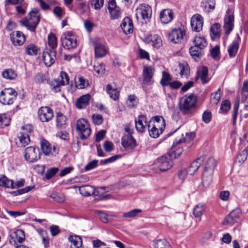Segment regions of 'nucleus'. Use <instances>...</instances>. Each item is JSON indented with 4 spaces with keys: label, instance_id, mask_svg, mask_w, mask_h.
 <instances>
[{
    "label": "nucleus",
    "instance_id": "1",
    "mask_svg": "<svg viewBox=\"0 0 248 248\" xmlns=\"http://www.w3.org/2000/svg\"><path fill=\"white\" fill-rule=\"evenodd\" d=\"M183 149H175V144L171 146V151L166 155L162 156L158 158L157 165L161 171H165L170 169L173 165L172 159L179 156L182 153Z\"/></svg>",
    "mask_w": 248,
    "mask_h": 248
},
{
    "label": "nucleus",
    "instance_id": "2",
    "mask_svg": "<svg viewBox=\"0 0 248 248\" xmlns=\"http://www.w3.org/2000/svg\"><path fill=\"white\" fill-rule=\"evenodd\" d=\"M197 97L195 94H186L180 98L178 108L185 115L190 114L196 106Z\"/></svg>",
    "mask_w": 248,
    "mask_h": 248
},
{
    "label": "nucleus",
    "instance_id": "3",
    "mask_svg": "<svg viewBox=\"0 0 248 248\" xmlns=\"http://www.w3.org/2000/svg\"><path fill=\"white\" fill-rule=\"evenodd\" d=\"M165 127V120L162 116H156L149 121L148 130L149 135L153 138H157Z\"/></svg>",
    "mask_w": 248,
    "mask_h": 248
},
{
    "label": "nucleus",
    "instance_id": "4",
    "mask_svg": "<svg viewBox=\"0 0 248 248\" xmlns=\"http://www.w3.org/2000/svg\"><path fill=\"white\" fill-rule=\"evenodd\" d=\"M28 15L29 16V19H23L21 21V23L30 31H34L40 19V14L39 10L34 8L29 12Z\"/></svg>",
    "mask_w": 248,
    "mask_h": 248
},
{
    "label": "nucleus",
    "instance_id": "5",
    "mask_svg": "<svg viewBox=\"0 0 248 248\" xmlns=\"http://www.w3.org/2000/svg\"><path fill=\"white\" fill-rule=\"evenodd\" d=\"M216 161L213 157H210L206 161L202 176V183L204 187H208L212 180V174L216 166Z\"/></svg>",
    "mask_w": 248,
    "mask_h": 248
},
{
    "label": "nucleus",
    "instance_id": "6",
    "mask_svg": "<svg viewBox=\"0 0 248 248\" xmlns=\"http://www.w3.org/2000/svg\"><path fill=\"white\" fill-rule=\"evenodd\" d=\"M135 15L138 20L147 22L150 20L152 14L151 7L146 4H140L136 9Z\"/></svg>",
    "mask_w": 248,
    "mask_h": 248
},
{
    "label": "nucleus",
    "instance_id": "7",
    "mask_svg": "<svg viewBox=\"0 0 248 248\" xmlns=\"http://www.w3.org/2000/svg\"><path fill=\"white\" fill-rule=\"evenodd\" d=\"M169 40L174 44L183 42L186 39V31L184 27L175 28L168 33Z\"/></svg>",
    "mask_w": 248,
    "mask_h": 248
},
{
    "label": "nucleus",
    "instance_id": "8",
    "mask_svg": "<svg viewBox=\"0 0 248 248\" xmlns=\"http://www.w3.org/2000/svg\"><path fill=\"white\" fill-rule=\"evenodd\" d=\"M33 129V127L31 124H26L22 126L18 136L19 142L22 146L25 147L30 142V134Z\"/></svg>",
    "mask_w": 248,
    "mask_h": 248
},
{
    "label": "nucleus",
    "instance_id": "9",
    "mask_svg": "<svg viewBox=\"0 0 248 248\" xmlns=\"http://www.w3.org/2000/svg\"><path fill=\"white\" fill-rule=\"evenodd\" d=\"M77 129L81 139H87L91 134V129L88 121L85 119L78 120L77 122Z\"/></svg>",
    "mask_w": 248,
    "mask_h": 248
},
{
    "label": "nucleus",
    "instance_id": "10",
    "mask_svg": "<svg viewBox=\"0 0 248 248\" xmlns=\"http://www.w3.org/2000/svg\"><path fill=\"white\" fill-rule=\"evenodd\" d=\"M69 76L65 72L62 71L60 73V78L55 79L51 85V88L53 92H59L61 91V87L69 83Z\"/></svg>",
    "mask_w": 248,
    "mask_h": 248
},
{
    "label": "nucleus",
    "instance_id": "11",
    "mask_svg": "<svg viewBox=\"0 0 248 248\" xmlns=\"http://www.w3.org/2000/svg\"><path fill=\"white\" fill-rule=\"evenodd\" d=\"M61 40L63 45L67 49L74 48L77 46L76 37L70 31L64 32L61 37Z\"/></svg>",
    "mask_w": 248,
    "mask_h": 248
},
{
    "label": "nucleus",
    "instance_id": "12",
    "mask_svg": "<svg viewBox=\"0 0 248 248\" xmlns=\"http://www.w3.org/2000/svg\"><path fill=\"white\" fill-rule=\"evenodd\" d=\"M25 237L23 231L19 229L16 230L10 234L9 242L15 247H17L19 244H21L24 241Z\"/></svg>",
    "mask_w": 248,
    "mask_h": 248
},
{
    "label": "nucleus",
    "instance_id": "13",
    "mask_svg": "<svg viewBox=\"0 0 248 248\" xmlns=\"http://www.w3.org/2000/svg\"><path fill=\"white\" fill-rule=\"evenodd\" d=\"M24 155L27 161L34 162L40 158L39 149L32 146L28 147L25 149Z\"/></svg>",
    "mask_w": 248,
    "mask_h": 248
},
{
    "label": "nucleus",
    "instance_id": "14",
    "mask_svg": "<svg viewBox=\"0 0 248 248\" xmlns=\"http://www.w3.org/2000/svg\"><path fill=\"white\" fill-rule=\"evenodd\" d=\"M223 28L226 34H229L233 28L234 16L229 10H227L224 18Z\"/></svg>",
    "mask_w": 248,
    "mask_h": 248
},
{
    "label": "nucleus",
    "instance_id": "15",
    "mask_svg": "<svg viewBox=\"0 0 248 248\" xmlns=\"http://www.w3.org/2000/svg\"><path fill=\"white\" fill-rule=\"evenodd\" d=\"M108 10L111 19H116L121 17V9L116 5L115 0H108Z\"/></svg>",
    "mask_w": 248,
    "mask_h": 248
},
{
    "label": "nucleus",
    "instance_id": "16",
    "mask_svg": "<svg viewBox=\"0 0 248 248\" xmlns=\"http://www.w3.org/2000/svg\"><path fill=\"white\" fill-rule=\"evenodd\" d=\"M38 115L42 122H48L53 118V111L49 107H41L38 110Z\"/></svg>",
    "mask_w": 248,
    "mask_h": 248
},
{
    "label": "nucleus",
    "instance_id": "17",
    "mask_svg": "<svg viewBox=\"0 0 248 248\" xmlns=\"http://www.w3.org/2000/svg\"><path fill=\"white\" fill-rule=\"evenodd\" d=\"M121 142L122 146L128 150L133 149L136 146V140L131 134H124Z\"/></svg>",
    "mask_w": 248,
    "mask_h": 248
},
{
    "label": "nucleus",
    "instance_id": "18",
    "mask_svg": "<svg viewBox=\"0 0 248 248\" xmlns=\"http://www.w3.org/2000/svg\"><path fill=\"white\" fill-rule=\"evenodd\" d=\"M93 45L94 48L95 57L102 58L107 54L108 49L103 44L94 40L93 41Z\"/></svg>",
    "mask_w": 248,
    "mask_h": 248
},
{
    "label": "nucleus",
    "instance_id": "19",
    "mask_svg": "<svg viewBox=\"0 0 248 248\" xmlns=\"http://www.w3.org/2000/svg\"><path fill=\"white\" fill-rule=\"evenodd\" d=\"M203 24V19L199 14L194 15L191 19V26L193 30L199 32L202 30Z\"/></svg>",
    "mask_w": 248,
    "mask_h": 248
},
{
    "label": "nucleus",
    "instance_id": "20",
    "mask_svg": "<svg viewBox=\"0 0 248 248\" xmlns=\"http://www.w3.org/2000/svg\"><path fill=\"white\" fill-rule=\"evenodd\" d=\"M149 121H147L145 116L140 115L138 119H135V127L137 131L143 132L148 128Z\"/></svg>",
    "mask_w": 248,
    "mask_h": 248
},
{
    "label": "nucleus",
    "instance_id": "21",
    "mask_svg": "<svg viewBox=\"0 0 248 248\" xmlns=\"http://www.w3.org/2000/svg\"><path fill=\"white\" fill-rule=\"evenodd\" d=\"M43 58L45 64L46 66H50L54 63L56 59L55 51L49 49L46 50L43 53Z\"/></svg>",
    "mask_w": 248,
    "mask_h": 248
},
{
    "label": "nucleus",
    "instance_id": "22",
    "mask_svg": "<svg viewBox=\"0 0 248 248\" xmlns=\"http://www.w3.org/2000/svg\"><path fill=\"white\" fill-rule=\"evenodd\" d=\"M240 40V37L237 34L232 43L229 45L228 52L230 57L233 58L236 56L239 48Z\"/></svg>",
    "mask_w": 248,
    "mask_h": 248
},
{
    "label": "nucleus",
    "instance_id": "23",
    "mask_svg": "<svg viewBox=\"0 0 248 248\" xmlns=\"http://www.w3.org/2000/svg\"><path fill=\"white\" fill-rule=\"evenodd\" d=\"M155 71L154 68L151 66H144L143 69V80L147 84H151L152 81V77Z\"/></svg>",
    "mask_w": 248,
    "mask_h": 248
},
{
    "label": "nucleus",
    "instance_id": "24",
    "mask_svg": "<svg viewBox=\"0 0 248 248\" xmlns=\"http://www.w3.org/2000/svg\"><path fill=\"white\" fill-rule=\"evenodd\" d=\"M159 18L163 24H168L173 18V13L170 9L163 10L160 13Z\"/></svg>",
    "mask_w": 248,
    "mask_h": 248
},
{
    "label": "nucleus",
    "instance_id": "25",
    "mask_svg": "<svg viewBox=\"0 0 248 248\" xmlns=\"http://www.w3.org/2000/svg\"><path fill=\"white\" fill-rule=\"evenodd\" d=\"M121 27L124 33H132L133 30L132 20L129 17H125L122 21Z\"/></svg>",
    "mask_w": 248,
    "mask_h": 248
},
{
    "label": "nucleus",
    "instance_id": "26",
    "mask_svg": "<svg viewBox=\"0 0 248 248\" xmlns=\"http://www.w3.org/2000/svg\"><path fill=\"white\" fill-rule=\"evenodd\" d=\"M197 75L203 84L207 83L210 80L208 76V68L206 66H200L197 70Z\"/></svg>",
    "mask_w": 248,
    "mask_h": 248
},
{
    "label": "nucleus",
    "instance_id": "27",
    "mask_svg": "<svg viewBox=\"0 0 248 248\" xmlns=\"http://www.w3.org/2000/svg\"><path fill=\"white\" fill-rule=\"evenodd\" d=\"M204 157L201 156L194 160L189 166L187 169V172L189 175H193L198 170L202 163L203 162Z\"/></svg>",
    "mask_w": 248,
    "mask_h": 248
},
{
    "label": "nucleus",
    "instance_id": "28",
    "mask_svg": "<svg viewBox=\"0 0 248 248\" xmlns=\"http://www.w3.org/2000/svg\"><path fill=\"white\" fill-rule=\"evenodd\" d=\"M146 41L148 43L151 44L153 47L156 48H158L162 46V39L157 34L148 36L146 38Z\"/></svg>",
    "mask_w": 248,
    "mask_h": 248
},
{
    "label": "nucleus",
    "instance_id": "29",
    "mask_svg": "<svg viewBox=\"0 0 248 248\" xmlns=\"http://www.w3.org/2000/svg\"><path fill=\"white\" fill-rule=\"evenodd\" d=\"M91 98L90 94H85L78 98L76 101L77 108L82 109L85 108L89 104Z\"/></svg>",
    "mask_w": 248,
    "mask_h": 248
},
{
    "label": "nucleus",
    "instance_id": "30",
    "mask_svg": "<svg viewBox=\"0 0 248 248\" xmlns=\"http://www.w3.org/2000/svg\"><path fill=\"white\" fill-rule=\"evenodd\" d=\"M195 136V134L193 132L186 133L185 134V137L181 138L179 140H176L173 144H175L176 149H178L179 148L182 149V148L180 146H178V147L177 146L182 143L189 141L193 139Z\"/></svg>",
    "mask_w": 248,
    "mask_h": 248
},
{
    "label": "nucleus",
    "instance_id": "31",
    "mask_svg": "<svg viewBox=\"0 0 248 248\" xmlns=\"http://www.w3.org/2000/svg\"><path fill=\"white\" fill-rule=\"evenodd\" d=\"M180 74L182 78L185 77L187 78L190 74V68L186 62H182L180 63L178 65Z\"/></svg>",
    "mask_w": 248,
    "mask_h": 248
},
{
    "label": "nucleus",
    "instance_id": "32",
    "mask_svg": "<svg viewBox=\"0 0 248 248\" xmlns=\"http://www.w3.org/2000/svg\"><path fill=\"white\" fill-rule=\"evenodd\" d=\"M81 194L84 196H91L92 195H97L98 191H96L94 186L87 185L82 186L79 188Z\"/></svg>",
    "mask_w": 248,
    "mask_h": 248
},
{
    "label": "nucleus",
    "instance_id": "33",
    "mask_svg": "<svg viewBox=\"0 0 248 248\" xmlns=\"http://www.w3.org/2000/svg\"><path fill=\"white\" fill-rule=\"evenodd\" d=\"M220 25L218 23L214 24L210 28V36L212 40L219 38L220 35Z\"/></svg>",
    "mask_w": 248,
    "mask_h": 248
},
{
    "label": "nucleus",
    "instance_id": "34",
    "mask_svg": "<svg viewBox=\"0 0 248 248\" xmlns=\"http://www.w3.org/2000/svg\"><path fill=\"white\" fill-rule=\"evenodd\" d=\"M68 240L76 248H80L82 246L81 237L78 235L70 234L68 237Z\"/></svg>",
    "mask_w": 248,
    "mask_h": 248
},
{
    "label": "nucleus",
    "instance_id": "35",
    "mask_svg": "<svg viewBox=\"0 0 248 248\" xmlns=\"http://www.w3.org/2000/svg\"><path fill=\"white\" fill-rule=\"evenodd\" d=\"M15 94H0V102L3 105H10L13 103Z\"/></svg>",
    "mask_w": 248,
    "mask_h": 248
},
{
    "label": "nucleus",
    "instance_id": "36",
    "mask_svg": "<svg viewBox=\"0 0 248 248\" xmlns=\"http://www.w3.org/2000/svg\"><path fill=\"white\" fill-rule=\"evenodd\" d=\"M11 40L15 45L21 46L25 41V37L22 32L17 31L16 36L12 38Z\"/></svg>",
    "mask_w": 248,
    "mask_h": 248
},
{
    "label": "nucleus",
    "instance_id": "37",
    "mask_svg": "<svg viewBox=\"0 0 248 248\" xmlns=\"http://www.w3.org/2000/svg\"><path fill=\"white\" fill-rule=\"evenodd\" d=\"M194 45L201 49H204L207 45L206 39L203 36H196L193 40Z\"/></svg>",
    "mask_w": 248,
    "mask_h": 248
},
{
    "label": "nucleus",
    "instance_id": "38",
    "mask_svg": "<svg viewBox=\"0 0 248 248\" xmlns=\"http://www.w3.org/2000/svg\"><path fill=\"white\" fill-rule=\"evenodd\" d=\"M67 118L61 112L56 114V125L60 128H64L66 124Z\"/></svg>",
    "mask_w": 248,
    "mask_h": 248
},
{
    "label": "nucleus",
    "instance_id": "39",
    "mask_svg": "<svg viewBox=\"0 0 248 248\" xmlns=\"http://www.w3.org/2000/svg\"><path fill=\"white\" fill-rule=\"evenodd\" d=\"M0 186L13 189L15 187L13 186V181L9 179L5 176H2L0 177Z\"/></svg>",
    "mask_w": 248,
    "mask_h": 248
},
{
    "label": "nucleus",
    "instance_id": "40",
    "mask_svg": "<svg viewBox=\"0 0 248 248\" xmlns=\"http://www.w3.org/2000/svg\"><path fill=\"white\" fill-rule=\"evenodd\" d=\"M138 103V99L134 94H129L127 97L126 103L129 108H135Z\"/></svg>",
    "mask_w": 248,
    "mask_h": 248
},
{
    "label": "nucleus",
    "instance_id": "41",
    "mask_svg": "<svg viewBox=\"0 0 248 248\" xmlns=\"http://www.w3.org/2000/svg\"><path fill=\"white\" fill-rule=\"evenodd\" d=\"M198 47L195 46H192L190 47L189 49V52L191 56L192 57L193 59H194L196 61H197L200 59L201 56V50Z\"/></svg>",
    "mask_w": 248,
    "mask_h": 248
},
{
    "label": "nucleus",
    "instance_id": "42",
    "mask_svg": "<svg viewBox=\"0 0 248 248\" xmlns=\"http://www.w3.org/2000/svg\"><path fill=\"white\" fill-rule=\"evenodd\" d=\"M3 78H4L13 80L16 78L17 74L15 70L12 69H7L2 73Z\"/></svg>",
    "mask_w": 248,
    "mask_h": 248
},
{
    "label": "nucleus",
    "instance_id": "43",
    "mask_svg": "<svg viewBox=\"0 0 248 248\" xmlns=\"http://www.w3.org/2000/svg\"><path fill=\"white\" fill-rule=\"evenodd\" d=\"M154 248H171V246L166 240L158 239L154 242Z\"/></svg>",
    "mask_w": 248,
    "mask_h": 248
},
{
    "label": "nucleus",
    "instance_id": "44",
    "mask_svg": "<svg viewBox=\"0 0 248 248\" xmlns=\"http://www.w3.org/2000/svg\"><path fill=\"white\" fill-rule=\"evenodd\" d=\"M205 209V206L202 203H198L196 205L193 210V214L196 217H200L203 214Z\"/></svg>",
    "mask_w": 248,
    "mask_h": 248
},
{
    "label": "nucleus",
    "instance_id": "45",
    "mask_svg": "<svg viewBox=\"0 0 248 248\" xmlns=\"http://www.w3.org/2000/svg\"><path fill=\"white\" fill-rule=\"evenodd\" d=\"M231 103L228 100H223L220 105L219 110V113L226 114L231 108Z\"/></svg>",
    "mask_w": 248,
    "mask_h": 248
},
{
    "label": "nucleus",
    "instance_id": "46",
    "mask_svg": "<svg viewBox=\"0 0 248 248\" xmlns=\"http://www.w3.org/2000/svg\"><path fill=\"white\" fill-rule=\"evenodd\" d=\"M41 147L45 155H48L51 151V147L47 141L43 140L41 141Z\"/></svg>",
    "mask_w": 248,
    "mask_h": 248
},
{
    "label": "nucleus",
    "instance_id": "47",
    "mask_svg": "<svg viewBox=\"0 0 248 248\" xmlns=\"http://www.w3.org/2000/svg\"><path fill=\"white\" fill-rule=\"evenodd\" d=\"M203 4L204 10L206 12H209L214 10L216 2L215 0H205Z\"/></svg>",
    "mask_w": 248,
    "mask_h": 248
},
{
    "label": "nucleus",
    "instance_id": "48",
    "mask_svg": "<svg viewBox=\"0 0 248 248\" xmlns=\"http://www.w3.org/2000/svg\"><path fill=\"white\" fill-rule=\"evenodd\" d=\"M48 44L52 49H55L57 46V39L55 35L50 33L48 35Z\"/></svg>",
    "mask_w": 248,
    "mask_h": 248
},
{
    "label": "nucleus",
    "instance_id": "49",
    "mask_svg": "<svg viewBox=\"0 0 248 248\" xmlns=\"http://www.w3.org/2000/svg\"><path fill=\"white\" fill-rule=\"evenodd\" d=\"M88 83L87 81H86L84 78L82 77H78V81H76V84L75 85H71L74 89L75 88H78L80 89H82L85 88L86 86L88 85Z\"/></svg>",
    "mask_w": 248,
    "mask_h": 248
},
{
    "label": "nucleus",
    "instance_id": "50",
    "mask_svg": "<svg viewBox=\"0 0 248 248\" xmlns=\"http://www.w3.org/2000/svg\"><path fill=\"white\" fill-rule=\"evenodd\" d=\"M171 78L170 74L164 71L162 72V77L160 80V84L162 86H165L170 84Z\"/></svg>",
    "mask_w": 248,
    "mask_h": 248
},
{
    "label": "nucleus",
    "instance_id": "51",
    "mask_svg": "<svg viewBox=\"0 0 248 248\" xmlns=\"http://www.w3.org/2000/svg\"><path fill=\"white\" fill-rule=\"evenodd\" d=\"M25 51L29 55H35L37 53L38 48L34 45L31 44L26 46Z\"/></svg>",
    "mask_w": 248,
    "mask_h": 248
},
{
    "label": "nucleus",
    "instance_id": "52",
    "mask_svg": "<svg viewBox=\"0 0 248 248\" xmlns=\"http://www.w3.org/2000/svg\"><path fill=\"white\" fill-rule=\"evenodd\" d=\"M106 92L107 93H119L120 92V88L118 87L114 82L111 83L107 85L106 87Z\"/></svg>",
    "mask_w": 248,
    "mask_h": 248
},
{
    "label": "nucleus",
    "instance_id": "53",
    "mask_svg": "<svg viewBox=\"0 0 248 248\" xmlns=\"http://www.w3.org/2000/svg\"><path fill=\"white\" fill-rule=\"evenodd\" d=\"M50 197L58 202H63L65 201L64 195L60 193H53L50 195Z\"/></svg>",
    "mask_w": 248,
    "mask_h": 248
},
{
    "label": "nucleus",
    "instance_id": "54",
    "mask_svg": "<svg viewBox=\"0 0 248 248\" xmlns=\"http://www.w3.org/2000/svg\"><path fill=\"white\" fill-rule=\"evenodd\" d=\"M239 106V100H236L233 106V114H232V119H233V124H234L236 123L237 113Z\"/></svg>",
    "mask_w": 248,
    "mask_h": 248
},
{
    "label": "nucleus",
    "instance_id": "55",
    "mask_svg": "<svg viewBox=\"0 0 248 248\" xmlns=\"http://www.w3.org/2000/svg\"><path fill=\"white\" fill-rule=\"evenodd\" d=\"M10 119L6 114H0V126H7L9 124Z\"/></svg>",
    "mask_w": 248,
    "mask_h": 248
},
{
    "label": "nucleus",
    "instance_id": "56",
    "mask_svg": "<svg viewBox=\"0 0 248 248\" xmlns=\"http://www.w3.org/2000/svg\"><path fill=\"white\" fill-rule=\"evenodd\" d=\"M248 156V152L245 149L241 151L239 155L237 156V160L240 163H243L246 159H247Z\"/></svg>",
    "mask_w": 248,
    "mask_h": 248
},
{
    "label": "nucleus",
    "instance_id": "57",
    "mask_svg": "<svg viewBox=\"0 0 248 248\" xmlns=\"http://www.w3.org/2000/svg\"><path fill=\"white\" fill-rule=\"evenodd\" d=\"M59 169L57 168H52L46 171L45 177L46 179H50L53 177L58 171Z\"/></svg>",
    "mask_w": 248,
    "mask_h": 248
},
{
    "label": "nucleus",
    "instance_id": "58",
    "mask_svg": "<svg viewBox=\"0 0 248 248\" xmlns=\"http://www.w3.org/2000/svg\"><path fill=\"white\" fill-rule=\"evenodd\" d=\"M141 210L139 209L132 210L124 214V217H125L132 218L136 217L139 213H140Z\"/></svg>",
    "mask_w": 248,
    "mask_h": 248
},
{
    "label": "nucleus",
    "instance_id": "59",
    "mask_svg": "<svg viewBox=\"0 0 248 248\" xmlns=\"http://www.w3.org/2000/svg\"><path fill=\"white\" fill-rule=\"evenodd\" d=\"M104 0H91V5L96 10H99L103 6Z\"/></svg>",
    "mask_w": 248,
    "mask_h": 248
},
{
    "label": "nucleus",
    "instance_id": "60",
    "mask_svg": "<svg viewBox=\"0 0 248 248\" xmlns=\"http://www.w3.org/2000/svg\"><path fill=\"white\" fill-rule=\"evenodd\" d=\"M94 213L98 215L100 219L104 223H107L108 222V216L105 213L102 212L99 210L94 211Z\"/></svg>",
    "mask_w": 248,
    "mask_h": 248
},
{
    "label": "nucleus",
    "instance_id": "61",
    "mask_svg": "<svg viewBox=\"0 0 248 248\" xmlns=\"http://www.w3.org/2000/svg\"><path fill=\"white\" fill-rule=\"evenodd\" d=\"M93 123L96 125H99L103 122V119L101 115L94 114L92 115Z\"/></svg>",
    "mask_w": 248,
    "mask_h": 248
},
{
    "label": "nucleus",
    "instance_id": "62",
    "mask_svg": "<svg viewBox=\"0 0 248 248\" xmlns=\"http://www.w3.org/2000/svg\"><path fill=\"white\" fill-rule=\"evenodd\" d=\"M94 70L98 74H102L105 70V65L103 63H97L94 66Z\"/></svg>",
    "mask_w": 248,
    "mask_h": 248
},
{
    "label": "nucleus",
    "instance_id": "63",
    "mask_svg": "<svg viewBox=\"0 0 248 248\" xmlns=\"http://www.w3.org/2000/svg\"><path fill=\"white\" fill-rule=\"evenodd\" d=\"M84 26L86 31L88 32H90L93 30V28L94 27V24L91 21L86 20L84 22Z\"/></svg>",
    "mask_w": 248,
    "mask_h": 248
},
{
    "label": "nucleus",
    "instance_id": "64",
    "mask_svg": "<svg viewBox=\"0 0 248 248\" xmlns=\"http://www.w3.org/2000/svg\"><path fill=\"white\" fill-rule=\"evenodd\" d=\"M34 79L36 83H41L46 79L45 76L42 73H38L34 76Z\"/></svg>",
    "mask_w": 248,
    "mask_h": 248
}]
</instances>
